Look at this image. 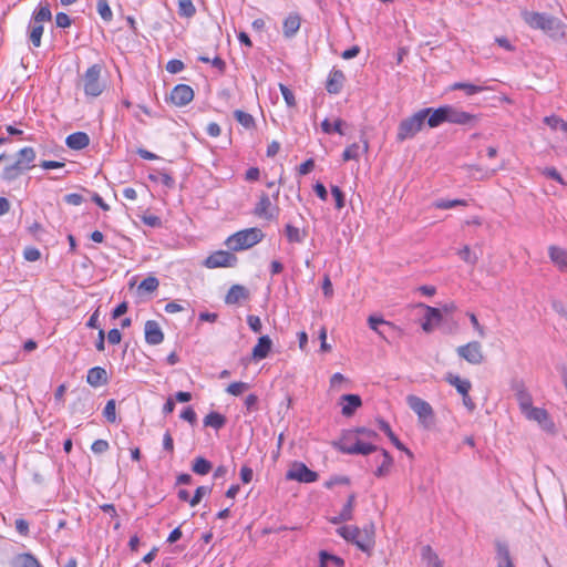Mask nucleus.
Returning a JSON list of instances; mask_svg holds the SVG:
<instances>
[{
  "label": "nucleus",
  "instance_id": "c756f323",
  "mask_svg": "<svg viewBox=\"0 0 567 567\" xmlns=\"http://www.w3.org/2000/svg\"><path fill=\"white\" fill-rule=\"evenodd\" d=\"M272 347V341L268 336H261L252 349L254 360H262L268 357Z\"/></svg>",
  "mask_w": 567,
  "mask_h": 567
},
{
  "label": "nucleus",
  "instance_id": "09e8293b",
  "mask_svg": "<svg viewBox=\"0 0 567 567\" xmlns=\"http://www.w3.org/2000/svg\"><path fill=\"white\" fill-rule=\"evenodd\" d=\"M357 495L354 493L348 496L346 504L343 505L341 513L343 514V518L352 519L353 518V509L355 506Z\"/></svg>",
  "mask_w": 567,
  "mask_h": 567
},
{
  "label": "nucleus",
  "instance_id": "6ab92c4d",
  "mask_svg": "<svg viewBox=\"0 0 567 567\" xmlns=\"http://www.w3.org/2000/svg\"><path fill=\"white\" fill-rule=\"evenodd\" d=\"M421 111H427L425 123L431 128L437 127L443 123H447L446 105L440 106L437 109L425 107Z\"/></svg>",
  "mask_w": 567,
  "mask_h": 567
},
{
  "label": "nucleus",
  "instance_id": "cd10ccee",
  "mask_svg": "<svg viewBox=\"0 0 567 567\" xmlns=\"http://www.w3.org/2000/svg\"><path fill=\"white\" fill-rule=\"evenodd\" d=\"M109 381L107 372L102 367H94L87 371L86 382L94 388L106 384Z\"/></svg>",
  "mask_w": 567,
  "mask_h": 567
},
{
  "label": "nucleus",
  "instance_id": "de8ad7c7",
  "mask_svg": "<svg viewBox=\"0 0 567 567\" xmlns=\"http://www.w3.org/2000/svg\"><path fill=\"white\" fill-rule=\"evenodd\" d=\"M212 493V487L210 486H198L193 495V497L189 499V505L192 507H195L196 505H198L202 501V498L205 496V495H208Z\"/></svg>",
  "mask_w": 567,
  "mask_h": 567
},
{
  "label": "nucleus",
  "instance_id": "72a5a7b5",
  "mask_svg": "<svg viewBox=\"0 0 567 567\" xmlns=\"http://www.w3.org/2000/svg\"><path fill=\"white\" fill-rule=\"evenodd\" d=\"M320 567H343L344 560L336 555L329 554L326 550L319 553Z\"/></svg>",
  "mask_w": 567,
  "mask_h": 567
},
{
  "label": "nucleus",
  "instance_id": "dca6fc26",
  "mask_svg": "<svg viewBox=\"0 0 567 567\" xmlns=\"http://www.w3.org/2000/svg\"><path fill=\"white\" fill-rule=\"evenodd\" d=\"M339 404L342 408V415L346 417H350L362 405V400L358 394H343L339 399Z\"/></svg>",
  "mask_w": 567,
  "mask_h": 567
},
{
  "label": "nucleus",
  "instance_id": "e2e57ef3",
  "mask_svg": "<svg viewBox=\"0 0 567 567\" xmlns=\"http://www.w3.org/2000/svg\"><path fill=\"white\" fill-rule=\"evenodd\" d=\"M543 174L546 177L551 178V179L558 182L561 185L566 184L565 181L563 179L561 175L559 174V172L555 167H545L543 169Z\"/></svg>",
  "mask_w": 567,
  "mask_h": 567
},
{
  "label": "nucleus",
  "instance_id": "bb28decb",
  "mask_svg": "<svg viewBox=\"0 0 567 567\" xmlns=\"http://www.w3.org/2000/svg\"><path fill=\"white\" fill-rule=\"evenodd\" d=\"M249 298V291L245 286L233 285L225 297V303L236 305Z\"/></svg>",
  "mask_w": 567,
  "mask_h": 567
},
{
  "label": "nucleus",
  "instance_id": "a18cd8bd",
  "mask_svg": "<svg viewBox=\"0 0 567 567\" xmlns=\"http://www.w3.org/2000/svg\"><path fill=\"white\" fill-rule=\"evenodd\" d=\"M466 200L464 199H437L433 203V206L439 209H451L456 206H466Z\"/></svg>",
  "mask_w": 567,
  "mask_h": 567
},
{
  "label": "nucleus",
  "instance_id": "4468645a",
  "mask_svg": "<svg viewBox=\"0 0 567 567\" xmlns=\"http://www.w3.org/2000/svg\"><path fill=\"white\" fill-rule=\"evenodd\" d=\"M524 415L530 421H535L546 432L553 433L555 431V423L545 409L532 406Z\"/></svg>",
  "mask_w": 567,
  "mask_h": 567
},
{
  "label": "nucleus",
  "instance_id": "49530a36",
  "mask_svg": "<svg viewBox=\"0 0 567 567\" xmlns=\"http://www.w3.org/2000/svg\"><path fill=\"white\" fill-rule=\"evenodd\" d=\"M103 416L110 423L116 422V403L115 400L111 399L106 402L104 410H103Z\"/></svg>",
  "mask_w": 567,
  "mask_h": 567
},
{
  "label": "nucleus",
  "instance_id": "7ed1b4c3",
  "mask_svg": "<svg viewBox=\"0 0 567 567\" xmlns=\"http://www.w3.org/2000/svg\"><path fill=\"white\" fill-rule=\"evenodd\" d=\"M264 236L260 228H246L229 236L226 240V245L231 251H241L260 243Z\"/></svg>",
  "mask_w": 567,
  "mask_h": 567
},
{
  "label": "nucleus",
  "instance_id": "ddd939ff",
  "mask_svg": "<svg viewBox=\"0 0 567 567\" xmlns=\"http://www.w3.org/2000/svg\"><path fill=\"white\" fill-rule=\"evenodd\" d=\"M368 324L371 330L377 332L383 340L388 342L396 331V327L392 322L384 320L382 317L370 316L368 318Z\"/></svg>",
  "mask_w": 567,
  "mask_h": 567
},
{
  "label": "nucleus",
  "instance_id": "8fccbe9b",
  "mask_svg": "<svg viewBox=\"0 0 567 567\" xmlns=\"http://www.w3.org/2000/svg\"><path fill=\"white\" fill-rule=\"evenodd\" d=\"M158 285L159 281L156 277L148 276L147 278L142 280V282L138 286V289L146 292H153L158 288Z\"/></svg>",
  "mask_w": 567,
  "mask_h": 567
},
{
  "label": "nucleus",
  "instance_id": "3c124183",
  "mask_svg": "<svg viewBox=\"0 0 567 567\" xmlns=\"http://www.w3.org/2000/svg\"><path fill=\"white\" fill-rule=\"evenodd\" d=\"M249 388H250L249 383L238 381V382L230 383L227 386L226 392L231 395L238 396V395L243 394L245 391H247Z\"/></svg>",
  "mask_w": 567,
  "mask_h": 567
},
{
  "label": "nucleus",
  "instance_id": "774afa93",
  "mask_svg": "<svg viewBox=\"0 0 567 567\" xmlns=\"http://www.w3.org/2000/svg\"><path fill=\"white\" fill-rule=\"evenodd\" d=\"M142 221L153 228H158L162 226V219L156 215H143Z\"/></svg>",
  "mask_w": 567,
  "mask_h": 567
},
{
  "label": "nucleus",
  "instance_id": "c85d7f7f",
  "mask_svg": "<svg viewBox=\"0 0 567 567\" xmlns=\"http://www.w3.org/2000/svg\"><path fill=\"white\" fill-rule=\"evenodd\" d=\"M65 144L71 150L80 151L89 146L90 137L85 132H75L66 137Z\"/></svg>",
  "mask_w": 567,
  "mask_h": 567
},
{
  "label": "nucleus",
  "instance_id": "58836bf2",
  "mask_svg": "<svg viewBox=\"0 0 567 567\" xmlns=\"http://www.w3.org/2000/svg\"><path fill=\"white\" fill-rule=\"evenodd\" d=\"M13 567H41V564L32 554H21L14 559Z\"/></svg>",
  "mask_w": 567,
  "mask_h": 567
},
{
  "label": "nucleus",
  "instance_id": "20e7f679",
  "mask_svg": "<svg viewBox=\"0 0 567 567\" xmlns=\"http://www.w3.org/2000/svg\"><path fill=\"white\" fill-rule=\"evenodd\" d=\"M52 20V12L49 3H40L32 13L29 24V40L34 48L41 45V39L44 31L43 23Z\"/></svg>",
  "mask_w": 567,
  "mask_h": 567
},
{
  "label": "nucleus",
  "instance_id": "b1692460",
  "mask_svg": "<svg viewBox=\"0 0 567 567\" xmlns=\"http://www.w3.org/2000/svg\"><path fill=\"white\" fill-rule=\"evenodd\" d=\"M548 256L551 262L560 270L567 271V249L559 246H549Z\"/></svg>",
  "mask_w": 567,
  "mask_h": 567
},
{
  "label": "nucleus",
  "instance_id": "473e14b6",
  "mask_svg": "<svg viewBox=\"0 0 567 567\" xmlns=\"http://www.w3.org/2000/svg\"><path fill=\"white\" fill-rule=\"evenodd\" d=\"M379 429L390 439V441L393 443V445L401 451H405L409 453V450L405 447V445L399 440V437L394 434L392 431L390 424L384 421L383 419L378 420Z\"/></svg>",
  "mask_w": 567,
  "mask_h": 567
},
{
  "label": "nucleus",
  "instance_id": "f3484780",
  "mask_svg": "<svg viewBox=\"0 0 567 567\" xmlns=\"http://www.w3.org/2000/svg\"><path fill=\"white\" fill-rule=\"evenodd\" d=\"M145 341L151 346H157L163 342L164 333L155 320H147L144 327Z\"/></svg>",
  "mask_w": 567,
  "mask_h": 567
},
{
  "label": "nucleus",
  "instance_id": "423d86ee",
  "mask_svg": "<svg viewBox=\"0 0 567 567\" xmlns=\"http://www.w3.org/2000/svg\"><path fill=\"white\" fill-rule=\"evenodd\" d=\"M406 404L417 415L419 423L430 429L434 424V411L429 402L417 395L410 394L406 396Z\"/></svg>",
  "mask_w": 567,
  "mask_h": 567
},
{
  "label": "nucleus",
  "instance_id": "a211bd4d",
  "mask_svg": "<svg viewBox=\"0 0 567 567\" xmlns=\"http://www.w3.org/2000/svg\"><path fill=\"white\" fill-rule=\"evenodd\" d=\"M513 390L515 391V398L519 405V409L524 414L527 410H529L533 406L532 395L526 390L524 383L520 381H516L513 384Z\"/></svg>",
  "mask_w": 567,
  "mask_h": 567
},
{
  "label": "nucleus",
  "instance_id": "4c0bfd02",
  "mask_svg": "<svg viewBox=\"0 0 567 567\" xmlns=\"http://www.w3.org/2000/svg\"><path fill=\"white\" fill-rule=\"evenodd\" d=\"M212 468L213 464L202 456L196 457L192 465V471L197 475H206Z\"/></svg>",
  "mask_w": 567,
  "mask_h": 567
},
{
  "label": "nucleus",
  "instance_id": "f03ea898",
  "mask_svg": "<svg viewBox=\"0 0 567 567\" xmlns=\"http://www.w3.org/2000/svg\"><path fill=\"white\" fill-rule=\"evenodd\" d=\"M35 156V151L32 147L21 148L16 155V161L3 168L2 179L13 182L19 178L24 172L33 167Z\"/></svg>",
  "mask_w": 567,
  "mask_h": 567
},
{
  "label": "nucleus",
  "instance_id": "9d476101",
  "mask_svg": "<svg viewBox=\"0 0 567 567\" xmlns=\"http://www.w3.org/2000/svg\"><path fill=\"white\" fill-rule=\"evenodd\" d=\"M286 478L300 483H313L319 478V475L317 472L308 468L303 463L295 462L291 468L287 471Z\"/></svg>",
  "mask_w": 567,
  "mask_h": 567
},
{
  "label": "nucleus",
  "instance_id": "393cba45",
  "mask_svg": "<svg viewBox=\"0 0 567 567\" xmlns=\"http://www.w3.org/2000/svg\"><path fill=\"white\" fill-rule=\"evenodd\" d=\"M379 451H380V455L375 457V461L380 462V464L377 467V470L374 471V475L377 477H384L390 473V470L393 465V457L384 449H379Z\"/></svg>",
  "mask_w": 567,
  "mask_h": 567
},
{
  "label": "nucleus",
  "instance_id": "2f4dec72",
  "mask_svg": "<svg viewBox=\"0 0 567 567\" xmlns=\"http://www.w3.org/2000/svg\"><path fill=\"white\" fill-rule=\"evenodd\" d=\"M285 235L290 244H302L308 234L306 229H300L291 224H287L285 226Z\"/></svg>",
  "mask_w": 567,
  "mask_h": 567
},
{
  "label": "nucleus",
  "instance_id": "c9c22d12",
  "mask_svg": "<svg viewBox=\"0 0 567 567\" xmlns=\"http://www.w3.org/2000/svg\"><path fill=\"white\" fill-rule=\"evenodd\" d=\"M226 422V416L218 412H210L204 417V425L210 426L215 430L224 427Z\"/></svg>",
  "mask_w": 567,
  "mask_h": 567
},
{
  "label": "nucleus",
  "instance_id": "37998d69",
  "mask_svg": "<svg viewBox=\"0 0 567 567\" xmlns=\"http://www.w3.org/2000/svg\"><path fill=\"white\" fill-rule=\"evenodd\" d=\"M343 124H344V122L341 118H338L337 121H334L333 125L329 122V120L326 118L321 123V128L326 134H331L334 132L340 135H343L344 134L342 131Z\"/></svg>",
  "mask_w": 567,
  "mask_h": 567
},
{
  "label": "nucleus",
  "instance_id": "f257e3e1",
  "mask_svg": "<svg viewBox=\"0 0 567 567\" xmlns=\"http://www.w3.org/2000/svg\"><path fill=\"white\" fill-rule=\"evenodd\" d=\"M522 18L532 29L542 30L554 40L565 38L566 24L554 16L524 10L522 11Z\"/></svg>",
  "mask_w": 567,
  "mask_h": 567
},
{
  "label": "nucleus",
  "instance_id": "2eb2a0df",
  "mask_svg": "<svg viewBox=\"0 0 567 567\" xmlns=\"http://www.w3.org/2000/svg\"><path fill=\"white\" fill-rule=\"evenodd\" d=\"M194 99V91L187 84H178L171 92V101L176 106H185Z\"/></svg>",
  "mask_w": 567,
  "mask_h": 567
},
{
  "label": "nucleus",
  "instance_id": "4be33fe9",
  "mask_svg": "<svg viewBox=\"0 0 567 567\" xmlns=\"http://www.w3.org/2000/svg\"><path fill=\"white\" fill-rule=\"evenodd\" d=\"M361 540L357 542V547L362 551H370L374 545V525L372 523L359 528Z\"/></svg>",
  "mask_w": 567,
  "mask_h": 567
},
{
  "label": "nucleus",
  "instance_id": "f8f14e48",
  "mask_svg": "<svg viewBox=\"0 0 567 567\" xmlns=\"http://www.w3.org/2000/svg\"><path fill=\"white\" fill-rule=\"evenodd\" d=\"M460 358L466 360L471 364H481L484 361L482 346L478 341H472L467 344L460 346L456 349Z\"/></svg>",
  "mask_w": 567,
  "mask_h": 567
},
{
  "label": "nucleus",
  "instance_id": "39448f33",
  "mask_svg": "<svg viewBox=\"0 0 567 567\" xmlns=\"http://www.w3.org/2000/svg\"><path fill=\"white\" fill-rule=\"evenodd\" d=\"M427 111H417L402 120L398 126L396 141L404 142L413 138L424 126Z\"/></svg>",
  "mask_w": 567,
  "mask_h": 567
},
{
  "label": "nucleus",
  "instance_id": "ea45409f",
  "mask_svg": "<svg viewBox=\"0 0 567 567\" xmlns=\"http://www.w3.org/2000/svg\"><path fill=\"white\" fill-rule=\"evenodd\" d=\"M451 90H462L466 93V95H474L481 93L484 90V86L465 82H455L451 85Z\"/></svg>",
  "mask_w": 567,
  "mask_h": 567
},
{
  "label": "nucleus",
  "instance_id": "9b49d317",
  "mask_svg": "<svg viewBox=\"0 0 567 567\" xmlns=\"http://www.w3.org/2000/svg\"><path fill=\"white\" fill-rule=\"evenodd\" d=\"M238 258L231 252L227 250H218L209 255L204 265L207 268H220V267H235L237 265Z\"/></svg>",
  "mask_w": 567,
  "mask_h": 567
},
{
  "label": "nucleus",
  "instance_id": "052dcab7",
  "mask_svg": "<svg viewBox=\"0 0 567 567\" xmlns=\"http://www.w3.org/2000/svg\"><path fill=\"white\" fill-rule=\"evenodd\" d=\"M110 449L109 442L105 440H95L92 445L91 450L95 454H102L106 452Z\"/></svg>",
  "mask_w": 567,
  "mask_h": 567
},
{
  "label": "nucleus",
  "instance_id": "bf43d9fd",
  "mask_svg": "<svg viewBox=\"0 0 567 567\" xmlns=\"http://www.w3.org/2000/svg\"><path fill=\"white\" fill-rule=\"evenodd\" d=\"M184 68H185L184 62L181 60H177V59L169 60L166 64V71L172 74L182 72L184 70Z\"/></svg>",
  "mask_w": 567,
  "mask_h": 567
},
{
  "label": "nucleus",
  "instance_id": "864d4df0",
  "mask_svg": "<svg viewBox=\"0 0 567 567\" xmlns=\"http://www.w3.org/2000/svg\"><path fill=\"white\" fill-rule=\"evenodd\" d=\"M458 256L461 257L462 260L470 265H475L478 260L477 255L472 252L468 246H464L458 251Z\"/></svg>",
  "mask_w": 567,
  "mask_h": 567
},
{
  "label": "nucleus",
  "instance_id": "7c9ffc66",
  "mask_svg": "<svg viewBox=\"0 0 567 567\" xmlns=\"http://www.w3.org/2000/svg\"><path fill=\"white\" fill-rule=\"evenodd\" d=\"M445 381L452 386H454L461 395L467 394L472 389V383L470 380L462 379L453 373H447L445 377Z\"/></svg>",
  "mask_w": 567,
  "mask_h": 567
},
{
  "label": "nucleus",
  "instance_id": "c03bdc74",
  "mask_svg": "<svg viewBox=\"0 0 567 567\" xmlns=\"http://www.w3.org/2000/svg\"><path fill=\"white\" fill-rule=\"evenodd\" d=\"M96 10L103 21H105V22L112 21L113 12L110 8L107 0H97L96 1Z\"/></svg>",
  "mask_w": 567,
  "mask_h": 567
},
{
  "label": "nucleus",
  "instance_id": "a19ab883",
  "mask_svg": "<svg viewBox=\"0 0 567 567\" xmlns=\"http://www.w3.org/2000/svg\"><path fill=\"white\" fill-rule=\"evenodd\" d=\"M178 14L184 18H192L196 13L193 0H177Z\"/></svg>",
  "mask_w": 567,
  "mask_h": 567
},
{
  "label": "nucleus",
  "instance_id": "6e6d98bb",
  "mask_svg": "<svg viewBox=\"0 0 567 567\" xmlns=\"http://www.w3.org/2000/svg\"><path fill=\"white\" fill-rule=\"evenodd\" d=\"M331 194L336 200V208L341 209L346 205L344 194L339 186H331Z\"/></svg>",
  "mask_w": 567,
  "mask_h": 567
},
{
  "label": "nucleus",
  "instance_id": "79ce46f5",
  "mask_svg": "<svg viewBox=\"0 0 567 567\" xmlns=\"http://www.w3.org/2000/svg\"><path fill=\"white\" fill-rule=\"evenodd\" d=\"M234 117L240 125H243L247 130L255 127V118L249 113H246L241 110H236L234 112Z\"/></svg>",
  "mask_w": 567,
  "mask_h": 567
},
{
  "label": "nucleus",
  "instance_id": "69168bd1",
  "mask_svg": "<svg viewBox=\"0 0 567 567\" xmlns=\"http://www.w3.org/2000/svg\"><path fill=\"white\" fill-rule=\"evenodd\" d=\"M72 23V20L71 18L64 13V12H59L55 14V24L58 28H68L70 27Z\"/></svg>",
  "mask_w": 567,
  "mask_h": 567
},
{
  "label": "nucleus",
  "instance_id": "412c9836",
  "mask_svg": "<svg viewBox=\"0 0 567 567\" xmlns=\"http://www.w3.org/2000/svg\"><path fill=\"white\" fill-rule=\"evenodd\" d=\"M425 309L424 322L422 323V329L425 332H431L434 329V326L439 324L442 320V310L439 308H434L431 306H425L423 303L420 305Z\"/></svg>",
  "mask_w": 567,
  "mask_h": 567
},
{
  "label": "nucleus",
  "instance_id": "1a4fd4ad",
  "mask_svg": "<svg viewBox=\"0 0 567 567\" xmlns=\"http://www.w3.org/2000/svg\"><path fill=\"white\" fill-rule=\"evenodd\" d=\"M446 116L447 123L468 127H474L480 121V115L462 111L453 105H446Z\"/></svg>",
  "mask_w": 567,
  "mask_h": 567
},
{
  "label": "nucleus",
  "instance_id": "e433bc0d",
  "mask_svg": "<svg viewBox=\"0 0 567 567\" xmlns=\"http://www.w3.org/2000/svg\"><path fill=\"white\" fill-rule=\"evenodd\" d=\"M148 178L152 182L162 183L167 188H173L175 186V179L166 171H155L153 174L148 175Z\"/></svg>",
  "mask_w": 567,
  "mask_h": 567
},
{
  "label": "nucleus",
  "instance_id": "6e6552de",
  "mask_svg": "<svg viewBox=\"0 0 567 567\" xmlns=\"http://www.w3.org/2000/svg\"><path fill=\"white\" fill-rule=\"evenodd\" d=\"M338 446L342 453L349 455H369L373 452L379 451V447L377 445L365 443L359 439H357L354 443H350V436H344Z\"/></svg>",
  "mask_w": 567,
  "mask_h": 567
},
{
  "label": "nucleus",
  "instance_id": "a878e982",
  "mask_svg": "<svg viewBox=\"0 0 567 567\" xmlns=\"http://www.w3.org/2000/svg\"><path fill=\"white\" fill-rule=\"evenodd\" d=\"M301 25V18L298 13H290L282 23V34L287 39L293 38Z\"/></svg>",
  "mask_w": 567,
  "mask_h": 567
},
{
  "label": "nucleus",
  "instance_id": "f704fd0d",
  "mask_svg": "<svg viewBox=\"0 0 567 567\" xmlns=\"http://www.w3.org/2000/svg\"><path fill=\"white\" fill-rule=\"evenodd\" d=\"M337 533L343 539L354 544L355 546H357V542L361 540L359 527H357V526H341L337 529Z\"/></svg>",
  "mask_w": 567,
  "mask_h": 567
},
{
  "label": "nucleus",
  "instance_id": "603ef678",
  "mask_svg": "<svg viewBox=\"0 0 567 567\" xmlns=\"http://www.w3.org/2000/svg\"><path fill=\"white\" fill-rule=\"evenodd\" d=\"M360 153V145L353 143L349 145L342 153L343 161L348 162L351 159H358Z\"/></svg>",
  "mask_w": 567,
  "mask_h": 567
},
{
  "label": "nucleus",
  "instance_id": "0eeeda50",
  "mask_svg": "<svg viewBox=\"0 0 567 567\" xmlns=\"http://www.w3.org/2000/svg\"><path fill=\"white\" fill-rule=\"evenodd\" d=\"M102 68L99 64L90 66L82 76L83 90L87 96L96 97L103 92L100 81Z\"/></svg>",
  "mask_w": 567,
  "mask_h": 567
},
{
  "label": "nucleus",
  "instance_id": "680f3d73",
  "mask_svg": "<svg viewBox=\"0 0 567 567\" xmlns=\"http://www.w3.org/2000/svg\"><path fill=\"white\" fill-rule=\"evenodd\" d=\"M23 257L28 261H37L40 259V250L35 247H25L23 250Z\"/></svg>",
  "mask_w": 567,
  "mask_h": 567
},
{
  "label": "nucleus",
  "instance_id": "338daca9",
  "mask_svg": "<svg viewBox=\"0 0 567 567\" xmlns=\"http://www.w3.org/2000/svg\"><path fill=\"white\" fill-rule=\"evenodd\" d=\"M247 323L254 332L259 333L261 331L262 324L258 316L249 315L247 317Z\"/></svg>",
  "mask_w": 567,
  "mask_h": 567
},
{
  "label": "nucleus",
  "instance_id": "aec40b11",
  "mask_svg": "<svg viewBox=\"0 0 567 567\" xmlns=\"http://www.w3.org/2000/svg\"><path fill=\"white\" fill-rule=\"evenodd\" d=\"M274 212H278V208H274L269 196L262 193L259 197V202L255 206L254 214L258 217L272 219L276 216Z\"/></svg>",
  "mask_w": 567,
  "mask_h": 567
},
{
  "label": "nucleus",
  "instance_id": "5fc2aeb1",
  "mask_svg": "<svg viewBox=\"0 0 567 567\" xmlns=\"http://www.w3.org/2000/svg\"><path fill=\"white\" fill-rule=\"evenodd\" d=\"M279 89H280V92L282 94V97H284L286 104L289 107L296 106V99H295L293 92L282 83L279 84Z\"/></svg>",
  "mask_w": 567,
  "mask_h": 567
},
{
  "label": "nucleus",
  "instance_id": "4d7b16f0",
  "mask_svg": "<svg viewBox=\"0 0 567 567\" xmlns=\"http://www.w3.org/2000/svg\"><path fill=\"white\" fill-rule=\"evenodd\" d=\"M422 558L424 560H426L427 563V566L430 567L431 565H433V563L440 560L439 556L436 555V553L433 551V549L431 548V546L426 545L422 548Z\"/></svg>",
  "mask_w": 567,
  "mask_h": 567
},
{
  "label": "nucleus",
  "instance_id": "5701e85b",
  "mask_svg": "<svg viewBox=\"0 0 567 567\" xmlns=\"http://www.w3.org/2000/svg\"><path fill=\"white\" fill-rule=\"evenodd\" d=\"M346 81L344 73L341 70L332 69L329 73L326 89L330 94H338L341 92Z\"/></svg>",
  "mask_w": 567,
  "mask_h": 567
},
{
  "label": "nucleus",
  "instance_id": "0e129e2a",
  "mask_svg": "<svg viewBox=\"0 0 567 567\" xmlns=\"http://www.w3.org/2000/svg\"><path fill=\"white\" fill-rule=\"evenodd\" d=\"M350 484V478L348 476H332L329 481L324 483L327 488H331L334 485H348Z\"/></svg>",
  "mask_w": 567,
  "mask_h": 567
},
{
  "label": "nucleus",
  "instance_id": "13d9d810",
  "mask_svg": "<svg viewBox=\"0 0 567 567\" xmlns=\"http://www.w3.org/2000/svg\"><path fill=\"white\" fill-rule=\"evenodd\" d=\"M496 549H497V556L499 558L498 563L512 561L509 549L506 544L497 543Z\"/></svg>",
  "mask_w": 567,
  "mask_h": 567
}]
</instances>
